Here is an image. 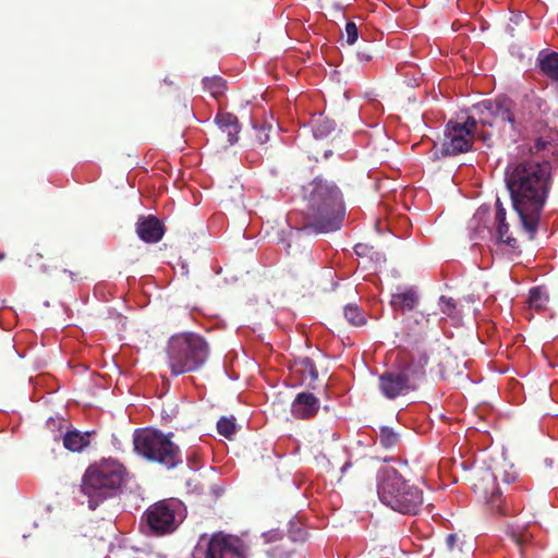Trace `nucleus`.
<instances>
[{
    "label": "nucleus",
    "mask_w": 558,
    "mask_h": 558,
    "mask_svg": "<svg viewBox=\"0 0 558 558\" xmlns=\"http://www.w3.org/2000/svg\"><path fill=\"white\" fill-rule=\"evenodd\" d=\"M217 430L220 435L230 439L235 434L236 430L234 418H229L225 416L221 417L217 422Z\"/></svg>",
    "instance_id": "nucleus-27"
},
{
    "label": "nucleus",
    "mask_w": 558,
    "mask_h": 558,
    "mask_svg": "<svg viewBox=\"0 0 558 558\" xmlns=\"http://www.w3.org/2000/svg\"><path fill=\"white\" fill-rule=\"evenodd\" d=\"M477 129L475 117H468L464 122L450 120L445 130L441 148L434 153L436 158L457 156L472 149L474 133Z\"/></svg>",
    "instance_id": "nucleus-7"
},
{
    "label": "nucleus",
    "mask_w": 558,
    "mask_h": 558,
    "mask_svg": "<svg viewBox=\"0 0 558 558\" xmlns=\"http://www.w3.org/2000/svg\"><path fill=\"white\" fill-rule=\"evenodd\" d=\"M445 547L446 550L451 554L452 556H456L457 553H460L461 546L459 545V537L457 534H448L445 538Z\"/></svg>",
    "instance_id": "nucleus-31"
},
{
    "label": "nucleus",
    "mask_w": 558,
    "mask_h": 558,
    "mask_svg": "<svg viewBox=\"0 0 558 558\" xmlns=\"http://www.w3.org/2000/svg\"><path fill=\"white\" fill-rule=\"evenodd\" d=\"M90 432L68 430L63 436V446L72 452H81L90 444Z\"/></svg>",
    "instance_id": "nucleus-20"
},
{
    "label": "nucleus",
    "mask_w": 558,
    "mask_h": 558,
    "mask_svg": "<svg viewBox=\"0 0 558 558\" xmlns=\"http://www.w3.org/2000/svg\"><path fill=\"white\" fill-rule=\"evenodd\" d=\"M319 409V400L311 392L298 393L291 405L294 417L307 420L316 415Z\"/></svg>",
    "instance_id": "nucleus-15"
},
{
    "label": "nucleus",
    "mask_w": 558,
    "mask_h": 558,
    "mask_svg": "<svg viewBox=\"0 0 558 558\" xmlns=\"http://www.w3.org/2000/svg\"><path fill=\"white\" fill-rule=\"evenodd\" d=\"M136 233L146 243H157L162 239L165 228L159 219L154 216H147L138 219Z\"/></svg>",
    "instance_id": "nucleus-14"
},
{
    "label": "nucleus",
    "mask_w": 558,
    "mask_h": 558,
    "mask_svg": "<svg viewBox=\"0 0 558 558\" xmlns=\"http://www.w3.org/2000/svg\"><path fill=\"white\" fill-rule=\"evenodd\" d=\"M343 314L345 319L353 326L360 327L366 324L364 312L356 304H348Z\"/></svg>",
    "instance_id": "nucleus-24"
},
{
    "label": "nucleus",
    "mask_w": 558,
    "mask_h": 558,
    "mask_svg": "<svg viewBox=\"0 0 558 558\" xmlns=\"http://www.w3.org/2000/svg\"><path fill=\"white\" fill-rule=\"evenodd\" d=\"M536 61L543 75L551 81H558V52L542 50Z\"/></svg>",
    "instance_id": "nucleus-18"
},
{
    "label": "nucleus",
    "mask_w": 558,
    "mask_h": 558,
    "mask_svg": "<svg viewBox=\"0 0 558 558\" xmlns=\"http://www.w3.org/2000/svg\"><path fill=\"white\" fill-rule=\"evenodd\" d=\"M504 481L508 484H510L511 482L514 481V476H511V477H508V476H505Z\"/></svg>",
    "instance_id": "nucleus-37"
},
{
    "label": "nucleus",
    "mask_w": 558,
    "mask_h": 558,
    "mask_svg": "<svg viewBox=\"0 0 558 558\" xmlns=\"http://www.w3.org/2000/svg\"><path fill=\"white\" fill-rule=\"evenodd\" d=\"M288 533L293 542H304L307 538V532L300 523L292 522Z\"/></svg>",
    "instance_id": "nucleus-29"
},
{
    "label": "nucleus",
    "mask_w": 558,
    "mask_h": 558,
    "mask_svg": "<svg viewBox=\"0 0 558 558\" xmlns=\"http://www.w3.org/2000/svg\"><path fill=\"white\" fill-rule=\"evenodd\" d=\"M439 307L442 314L450 318H459V312L457 310V304L452 298L440 296L439 299Z\"/></svg>",
    "instance_id": "nucleus-26"
},
{
    "label": "nucleus",
    "mask_w": 558,
    "mask_h": 558,
    "mask_svg": "<svg viewBox=\"0 0 558 558\" xmlns=\"http://www.w3.org/2000/svg\"><path fill=\"white\" fill-rule=\"evenodd\" d=\"M163 83L172 85V82H168L167 80H163Z\"/></svg>",
    "instance_id": "nucleus-41"
},
{
    "label": "nucleus",
    "mask_w": 558,
    "mask_h": 558,
    "mask_svg": "<svg viewBox=\"0 0 558 558\" xmlns=\"http://www.w3.org/2000/svg\"><path fill=\"white\" fill-rule=\"evenodd\" d=\"M505 183L522 232L527 240H533L551 186V165L536 158L510 162L505 171Z\"/></svg>",
    "instance_id": "nucleus-1"
},
{
    "label": "nucleus",
    "mask_w": 558,
    "mask_h": 558,
    "mask_svg": "<svg viewBox=\"0 0 558 558\" xmlns=\"http://www.w3.org/2000/svg\"><path fill=\"white\" fill-rule=\"evenodd\" d=\"M523 101L524 107L533 117L546 116L550 110L548 102L534 93L525 95Z\"/></svg>",
    "instance_id": "nucleus-21"
},
{
    "label": "nucleus",
    "mask_w": 558,
    "mask_h": 558,
    "mask_svg": "<svg viewBox=\"0 0 558 558\" xmlns=\"http://www.w3.org/2000/svg\"><path fill=\"white\" fill-rule=\"evenodd\" d=\"M429 354L426 351H417L412 355L410 362L403 369L411 376L414 384L425 376V368L429 362Z\"/></svg>",
    "instance_id": "nucleus-19"
},
{
    "label": "nucleus",
    "mask_w": 558,
    "mask_h": 558,
    "mask_svg": "<svg viewBox=\"0 0 558 558\" xmlns=\"http://www.w3.org/2000/svg\"><path fill=\"white\" fill-rule=\"evenodd\" d=\"M351 466V462L344 463V465L341 468V471L344 472L348 468Z\"/></svg>",
    "instance_id": "nucleus-38"
},
{
    "label": "nucleus",
    "mask_w": 558,
    "mask_h": 558,
    "mask_svg": "<svg viewBox=\"0 0 558 558\" xmlns=\"http://www.w3.org/2000/svg\"><path fill=\"white\" fill-rule=\"evenodd\" d=\"M478 113L477 124L483 126H495L509 123L514 130V113L512 100L507 97H499L495 100H486L474 107Z\"/></svg>",
    "instance_id": "nucleus-9"
},
{
    "label": "nucleus",
    "mask_w": 558,
    "mask_h": 558,
    "mask_svg": "<svg viewBox=\"0 0 558 558\" xmlns=\"http://www.w3.org/2000/svg\"><path fill=\"white\" fill-rule=\"evenodd\" d=\"M171 438L172 433L163 434L149 428L137 429L133 437L134 449L146 460L172 469L179 465L182 459L179 446Z\"/></svg>",
    "instance_id": "nucleus-6"
},
{
    "label": "nucleus",
    "mask_w": 558,
    "mask_h": 558,
    "mask_svg": "<svg viewBox=\"0 0 558 558\" xmlns=\"http://www.w3.org/2000/svg\"><path fill=\"white\" fill-rule=\"evenodd\" d=\"M215 122L221 132L227 134V141L230 145L238 142L241 128L236 116L230 112H219Z\"/></svg>",
    "instance_id": "nucleus-17"
},
{
    "label": "nucleus",
    "mask_w": 558,
    "mask_h": 558,
    "mask_svg": "<svg viewBox=\"0 0 558 558\" xmlns=\"http://www.w3.org/2000/svg\"><path fill=\"white\" fill-rule=\"evenodd\" d=\"M417 314L421 316L422 319H425L426 325H428V323H429V315L425 316L423 313H417Z\"/></svg>",
    "instance_id": "nucleus-36"
},
{
    "label": "nucleus",
    "mask_w": 558,
    "mask_h": 558,
    "mask_svg": "<svg viewBox=\"0 0 558 558\" xmlns=\"http://www.w3.org/2000/svg\"><path fill=\"white\" fill-rule=\"evenodd\" d=\"M549 296L543 287H535L530 290L529 304L535 310H544L548 303Z\"/></svg>",
    "instance_id": "nucleus-23"
},
{
    "label": "nucleus",
    "mask_w": 558,
    "mask_h": 558,
    "mask_svg": "<svg viewBox=\"0 0 558 558\" xmlns=\"http://www.w3.org/2000/svg\"><path fill=\"white\" fill-rule=\"evenodd\" d=\"M510 537L518 545L519 549L521 550L523 544L529 541L530 535L525 532H519V531L511 530Z\"/></svg>",
    "instance_id": "nucleus-34"
},
{
    "label": "nucleus",
    "mask_w": 558,
    "mask_h": 558,
    "mask_svg": "<svg viewBox=\"0 0 558 558\" xmlns=\"http://www.w3.org/2000/svg\"><path fill=\"white\" fill-rule=\"evenodd\" d=\"M377 493L383 504L402 514H416L423 505L422 489L410 484L393 468L380 471Z\"/></svg>",
    "instance_id": "nucleus-3"
},
{
    "label": "nucleus",
    "mask_w": 558,
    "mask_h": 558,
    "mask_svg": "<svg viewBox=\"0 0 558 558\" xmlns=\"http://www.w3.org/2000/svg\"><path fill=\"white\" fill-rule=\"evenodd\" d=\"M480 480L482 482L481 485L483 493L487 498V504L489 505L492 511L500 515H506L507 511L504 507L501 492L499 488L495 487V474L489 469H485L481 473Z\"/></svg>",
    "instance_id": "nucleus-12"
},
{
    "label": "nucleus",
    "mask_w": 558,
    "mask_h": 558,
    "mask_svg": "<svg viewBox=\"0 0 558 558\" xmlns=\"http://www.w3.org/2000/svg\"><path fill=\"white\" fill-rule=\"evenodd\" d=\"M362 247H363V245H362V244H357V245H355L354 250H355V252H356L357 254H361L360 250H361Z\"/></svg>",
    "instance_id": "nucleus-39"
},
{
    "label": "nucleus",
    "mask_w": 558,
    "mask_h": 558,
    "mask_svg": "<svg viewBox=\"0 0 558 558\" xmlns=\"http://www.w3.org/2000/svg\"><path fill=\"white\" fill-rule=\"evenodd\" d=\"M377 439L385 449H392L400 440L399 435L390 427L381 426Z\"/></svg>",
    "instance_id": "nucleus-25"
},
{
    "label": "nucleus",
    "mask_w": 558,
    "mask_h": 558,
    "mask_svg": "<svg viewBox=\"0 0 558 558\" xmlns=\"http://www.w3.org/2000/svg\"><path fill=\"white\" fill-rule=\"evenodd\" d=\"M180 502L175 499H163L151 505L145 512L144 519L156 535L173 532L178 527L177 514Z\"/></svg>",
    "instance_id": "nucleus-8"
},
{
    "label": "nucleus",
    "mask_w": 558,
    "mask_h": 558,
    "mask_svg": "<svg viewBox=\"0 0 558 558\" xmlns=\"http://www.w3.org/2000/svg\"><path fill=\"white\" fill-rule=\"evenodd\" d=\"M378 388L385 398L393 400L415 390L416 384L402 367L399 371L384 372L378 377Z\"/></svg>",
    "instance_id": "nucleus-11"
},
{
    "label": "nucleus",
    "mask_w": 558,
    "mask_h": 558,
    "mask_svg": "<svg viewBox=\"0 0 558 558\" xmlns=\"http://www.w3.org/2000/svg\"><path fill=\"white\" fill-rule=\"evenodd\" d=\"M495 233L498 243L506 244L511 250L515 251L519 248L520 244L513 233L510 232V226L506 218V209L502 207L499 199L496 202V213H495Z\"/></svg>",
    "instance_id": "nucleus-13"
},
{
    "label": "nucleus",
    "mask_w": 558,
    "mask_h": 558,
    "mask_svg": "<svg viewBox=\"0 0 558 558\" xmlns=\"http://www.w3.org/2000/svg\"><path fill=\"white\" fill-rule=\"evenodd\" d=\"M5 257L3 253H0V260H2Z\"/></svg>",
    "instance_id": "nucleus-40"
},
{
    "label": "nucleus",
    "mask_w": 558,
    "mask_h": 558,
    "mask_svg": "<svg viewBox=\"0 0 558 558\" xmlns=\"http://www.w3.org/2000/svg\"><path fill=\"white\" fill-rule=\"evenodd\" d=\"M418 293L415 288H405L402 291L391 295L390 304L395 311L405 312L413 311L418 304Z\"/></svg>",
    "instance_id": "nucleus-16"
},
{
    "label": "nucleus",
    "mask_w": 558,
    "mask_h": 558,
    "mask_svg": "<svg viewBox=\"0 0 558 558\" xmlns=\"http://www.w3.org/2000/svg\"><path fill=\"white\" fill-rule=\"evenodd\" d=\"M345 40L349 45H353L356 43L359 38V29L354 22L350 21L345 24Z\"/></svg>",
    "instance_id": "nucleus-32"
},
{
    "label": "nucleus",
    "mask_w": 558,
    "mask_h": 558,
    "mask_svg": "<svg viewBox=\"0 0 558 558\" xmlns=\"http://www.w3.org/2000/svg\"><path fill=\"white\" fill-rule=\"evenodd\" d=\"M205 558H247V546L236 536L215 534L207 544Z\"/></svg>",
    "instance_id": "nucleus-10"
},
{
    "label": "nucleus",
    "mask_w": 558,
    "mask_h": 558,
    "mask_svg": "<svg viewBox=\"0 0 558 558\" xmlns=\"http://www.w3.org/2000/svg\"><path fill=\"white\" fill-rule=\"evenodd\" d=\"M549 145V143L543 138H536L534 141V144L531 146L530 148V151L533 154V155H536L543 150H545L547 148V146Z\"/></svg>",
    "instance_id": "nucleus-35"
},
{
    "label": "nucleus",
    "mask_w": 558,
    "mask_h": 558,
    "mask_svg": "<svg viewBox=\"0 0 558 558\" xmlns=\"http://www.w3.org/2000/svg\"><path fill=\"white\" fill-rule=\"evenodd\" d=\"M301 213L304 225L298 236L305 230L316 233L339 230L345 213L343 194L335 182L317 177L303 187Z\"/></svg>",
    "instance_id": "nucleus-2"
},
{
    "label": "nucleus",
    "mask_w": 558,
    "mask_h": 558,
    "mask_svg": "<svg viewBox=\"0 0 558 558\" xmlns=\"http://www.w3.org/2000/svg\"><path fill=\"white\" fill-rule=\"evenodd\" d=\"M204 88L216 99L223 96L227 89V82L220 76H210L203 78Z\"/></svg>",
    "instance_id": "nucleus-22"
},
{
    "label": "nucleus",
    "mask_w": 558,
    "mask_h": 558,
    "mask_svg": "<svg viewBox=\"0 0 558 558\" xmlns=\"http://www.w3.org/2000/svg\"><path fill=\"white\" fill-rule=\"evenodd\" d=\"M125 474L122 464L102 460L85 471L81 489L87 497L88 508L95 510L104 500L113 497L120 489Z\"/></svg>",
    "instance_id": "nucleus-4"
},
{
    "label": "nucleus",
    "mask_w": 558,
    "mask_h": 558,
    "mask_svg": "<svg viewBox=\"0 0 558 558\" xmlns=\"http://www.w3.org/2000/svg\"><path fill=\"white\" fill-rule=\"evenodd\" d=\"M301 371L307 373L310 378L316 380L318 378V371L314 362L310 357H303L300 360Z\"/></svg>",
    "instance_id": "nucleus-30"
},
{
    "label": "nucleus",
    "mask_w": 558,
    "mask_h": 558,
    "mask_svg": "<svg viewBox=\"0 0 558 558\" xmlns=\"http://www.w3.org/2000/svg\"><path fill=\"white\" fill-rule=\"evenodd\" d=\"M168 363L173 375L197 371L207 360L208 344L196 333L177 335L168 343Z\"/></svg>",
    "instance_id": "nucleus-5"
},
{
    "label": "nucleus",
    "mask_w": 558,
    "mask_h": 558,
    "mask_svg": "<svg viewBox=\"0 0 558 558\" xmlns=\"http://www.w3.org/2000/svg\"><path fill=\"white\" fill-rule=\"evenodd\" d=\"M270 131H271V125H269V124L263 123L260 125H254L255 141L260 145L266 144L269 141Z\"/></svg>",
    "instance_id": "nucleus-28"
},
{
    "label": "nucleus",
    "mask_w": 558,
    "mask_h": 558,
    "mask_svg": "<svg viewBox=\"0 0 558 558\" xmlns=\"http://www.w3.org/2000/svg\"><path fill=\"white\" fill-rule=\"evenodd\" d=\"M373 56L374 49L368 45L363 48H360L356 52V58L362 63L369 62L373 59Z\"/></svg>",
    "instance_id": "nucleus-33"
}]
</instances>
